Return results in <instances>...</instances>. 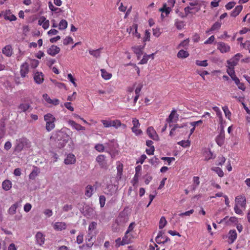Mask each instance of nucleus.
<instances>
[{
    "instance_id": "obj_1",
    "label": "nucleus",
    "mask_w": 250,
    "mask_h": 250,
    "mask_svg": "<svg viewBox=\"0 0 250 250\" xmlns=\"http://www.w3.org/2000/svg\"><path fill=\"white\" fill-rule=\"evenodd\" d=\"M44 120L46 122L45 128L47 131H50L55 128L56 118L50 113H47L44 116Z\"/></svg>"
},
{
    "instance_id": "obj_2",
    "label": "nucleus",
    "mask_w": 250,
    "mask_h": 250,
    "mask_svg": "<svg viewBox=\"0 0 250 250\" xmlns=\"http://www.w3.org/2000/svg\"><path fill=\"white\" fill-rule=\"evenodd\" d=\"M28 142V140L26 138H22L17 141V144L15 148L16 151H21L24 145H26Z\"/></svg>"
},
{
    "instance_id": "obj_3",
    "label": "nucleus",
    "mask_w": 250,
    "mask_h": 250,
    "mask_svg": "<svg viewBox=\"0 0 250 250\" xmlns=\"http://www.w3.org/2000/svg\"><path fill=\"white\" fill-rule=\"evenodd\" d=\"M132 123L133 126L131 128L132 131L136 135L141 134L142 133V131L141 129H138L140 125L139 120L136 119H134L132 121Z\"/></svg>"
},
{
    "instance_id": "obj_4",
    "label": "nucleus",
    "mask_w": 250,
    "mask_h": 250,
    "mask_svg": "<svg viewBox=\"0 0 250 250\" xmlns=\"http://www.w3.org/2000/svg\"><path fill=\"white\" fill-rule=\"evenodd\" d=\"M146 133L149 137L155 141H158L159 139V136L157 134L156 131L152 126H149L147 128Z\"/></svg>"
},
{
    "instance_id": "obj_5",
    "label": "nucleus",
    "mask_w": 250,
    "mask_h": 250,
    "mask_svg": "<svg viewBox=\"0 0 250 250\" xmlns=\"http://www.w3.org/2000/svg\"><path fill=\"white\" fill-rule=\"evenodd\" d=\"M242 57L240 53H237L234 57L227 61L228 64L231 67H234L237 65L240 59Z\"/></svg>"
},
{
    "instance_id": "obj_6",
    "label": "nucleus",
    "mask_w": 250,
    "mask_h": 250,
    "mask_svg": "<svg viewBox=\"0 0 250 250\" xmlns=\"http://www.w3.org/2000/svg\"><path fill=\"white\" fill-rule=\"evenodd\" d=\"M164 234V231H160L159 232L157 236H156V237L155 238V241L158 244H164L166 243V242H167V241L170 240L169 238L167 236H165V237L166 238L165 240L162 241V238H164V237H163Z\"/></svg>"
},
{
    "instance_id": "obj_7",
    "label": "nucleus",
    "mask_w": 250,
    "mask_h": 250,
    "mask_svg": "<svg viewBox=\"0 0 250 250\" xmlns=\"http://www.w3.org/2000/svg\"><path fill=\"white\" fill-rule=\"evenodd\" d=\"M225 140V131L223 127L222 128L219 134L216 138V143L219 146H222Z\"/></svg>"
},
{
    "instance_id": "obj_8",
    "label": "nucleus",
    "mask_w": 250,
    "mask_h": 250,
    "mask_svg": "<svg viewBox=\"0 0 250 250\" xmlns=\"http://www.w3.org/2000/svg\"><path fill=\"white\" fill-rule=\"evenodd\" d=\"M189 5L190 6H194L193 10L194 11V13L198 12L201 9L202 6L201 2L198 0H193L189 3Z\"/></svg>"
},
{
    "instance_id": "obj_9",
    "label": "nucleus",
    "mask_w": 250,
    "mask_h": 250,
    "mask_svg": "<svg viewBox=\"0 0 250 250\" xmlns=\"http://www.w3.org/2000/svg\"><path fill=\"white\" fill-rule=\"evenodd\" d=\"M217 48L222 53L228 52L230 50V46L223 42L218 43Z\"/></svg>"
},
{
    "instance_id": "obj_10",
    "label": "nucleus",
    "mask_w": 250,
    "mask_h": 250,
    "mask_svg": "<svg viewBox=\"0 0 250 250\" xmlns=\"http://www.w3.org/2000/svg\"><path fill=\"white\" fill-rule=\"evenodd\" d=\"M80 211L85 216H89L93 214L94 210L90 206L86 205L83 209H80Z\"/></svg>"
},
{
    "instance_id": "obj_11",
    "label": "nucleus",
    "mask_w": 250,
    "mask_h": 250,
    "mask_svg": "<svg viewBox=\"0 0 250 250\" xmlns=\"http://www.w3.org/2000/svg\"><path fill=\"white\" fill-rule=\"evenodd\" d=\"M235 205H238L242 208H245L246 204V199L243 196H238L235 198Z\"/></svg>"
},
{
    "instance_id": "obj_12",
    "label": "nucleus",
    "mask_w": 250,
    "mask_h": 250,
    "mask_svg": "<svg viewBox=\"0 0 250 250\" xmlns=\"http://www.w3.org/2000/svg\"><path fill=\"white\" fill-rule=\"evenodd\" d=\"M60 51V48L54 45H52L47 50L48 54L52 56H55L56 54H58Z\"/></svg>"
},
{
    "instance_id": "obj_13",
    "label": "nucleus",
    "mask_w": 250,
    "mask_h": 250,
    "mask_svg": "<svg viewBox=\"0 0 250 250\" xmlns=\"http://www.w3.org/2000/svg\"><path fill=\"white\" fill-rule=\"evenodd\" d=\"M43 98L47 103L54 105H58L60 103V101L58 99H51L47 94H44Z\"/></svg>"
},
{
    "instance_id": "obj_14",
    "label": "nucleus",
    "mask_w": 250,
    "mask_h": 250,
    "mask_svg": "<svg viewBox=\"0 0 250 250\" xmlns=\"http://www.w3.org/2000/svg\"><path fill=\"white\" fill-rule=\"evenodd\" d=\"M76 162V158L74 154L69 153L64 159V163L66 165L74 164Z\"/></svg>"
},
{
    "instance_id": "obj_15",
    "label": "nucleus",
    "mask_w": 250,
    "mask_h": 250,
    "mask_svg": "<svg viewBox=\"0 0 250 250\" xmlns=\"http://www.w3.org/2000/svg\"><path fill=\"white\" fill-rule=\"evenodd\" d=\"M29 72V65L27 62L22 64L21 66L20 73L22 77H25Z\"/></svg>"
},
{
    "instance_id": "obj_16",
    "label": "nucleus",
    "mask_w": 250,
    "mask_h": 250,
    "mask_svg": "<svg viewBox=\"0 0 250 250\" xmlns=\"http://www.w3.org/2000/svg\"><path fill=\"white\" fill-rule=\"evenodd\" d=\"M178 118V116L176 114V112L175 110H172L170 115L168 116V118L167 119V122L168 123H173L177 121Z\"/></svg>"
},
{
    "instance_id": "obj_17",
    "label": "nucleus",
    "mask_w": 250,
    "mask_h": 250,
    "mask_svg": "<svg viewBox=\"0 0 250 250\" xmlns=\"http://www.w3.org/2000/svg\"><path fill=\"white\" fill-rule=\"evenodd\" d=\"M36 242L40 246H42L44 243L45 238L43 234L41 232H38L36 234Z\"/></svg>"
},
{
    "instance_id": "obj_18",
    "label": "nucleus",
    "mask_w": 250,
    "mask_h": 250,
    "mask_svg": "<svg viewBox=\"0 0 250 250\" xmlns=\"http://www.w3.org/2000/svg\"><path fill=\"white\" fill-rule=\"evenodd\" d=\"M68 124L74 128L78 131L79 130H84L85 127L82 126L81 125L77 124L73 120H69Z\"/></svg>"
},
{
    "instance_id": "obj_19",
    "label": "nucleus",
    "mask_w": 250,
    "mask_h": 250,
    "mask_svg": "<svg viewBox=\"0 0 250 250\" xmlns=\"http://www.w3.org/2000/svg\"><path fill=\"white\" fill-rule=\"evenodd\" d=\"M237 237L236 231L234 229L230 230L229 233V243H233Z\"/></svg>"
},
{
    "instance_id": "obj_20",
    "label": "nucleus",
    "mask_w": 250,
    "mask_h": 250,
    "mask_svg": "<svg viewBox=\"0 0 250 250\" xmlns=\"http://www.w3.org/2000/svg\"><path fill=\"white\" fill-rule=\"evenodd\" d=\"M43 74L42 72H36L34 77V79L36 83L38 84L42 83L43 81Z\"/></svg>"
},
{
    "instance_id": "obj_21",
    "label": "nucleus",
    "mask_w": 250,
    "mask_h": 250,
    "mask_svg": "<svg viewBox=\"0 0 250 250\" xmlns=\"http://www.w3.org/2000/svg\"><path fill=\"white\" fill-rule=\"evenodd\" d=\"M3 54L7 57H10L12 54V48L10 45H6L2 50Z\"/></svg>"
},
{
    "instance_id": "obj_22",
    "label": "nucleus",
    "mask_w": 250,
    "mask_h": 250,
    "mask_svg": "<svg viewBox=\"0 0 250 250\" xmlns=\"http://www.w3.org/2000/svg\"><path fill=\"white\" fill-rule=\"evenodd\" d=\"M105 158V157L103 155H100L96 158V161L102 167H104L106 166Z\"/></svg>"
},
{
    "instance_id": "obj_23",
    "label": "nucleus",
    "mask_w": 250,
    "mask_h": 250,
    "mask_svg": "<svg viewBox=\"0 0 250 250\" xmlns=\"http://www.w3.org/2000/svg\"><path fill=\"white\" fill-rule=\"evenodd\" d=\"M5 124L4 120L2 119L0 120V139H1L5 133Z\"/></svg>"
},
{
    "instance_id": "obj_24",
    "label": "nucleus",
    "mask_w": 250,
    "mask_h": 250,
    "mask_svg": "<svg viewBox=\"0 0 250 250\" xmlns=\"http://www.w3.org/2000/svg\"><path fill=\"white\" fill-rule=\"evenodd\" d=\"M66 227V224L63 222H56L54 226V229L57 230L65 229Z\"/></svg>"
},
{
    "instance_id": "obj_25",
    "label": "nucleus",
    "mask_w": 250,
    "mask_h": 250,
    "mask_svg": "<svg viewBox=\"0 0 250 250\" xmlns=\"http://www.w3.org/2000/svg\"><path fill=\"white\" fill-rule=\"evenodd\" d=\"M30 107L29 104L22 103L18 106V111L19 112H26Z\"/></svg>"
},
{
    "instance_id": "obj_26",
    "label": "nucleus",
    "mask_w": 250,
    "mask_h": 250,
    "mask_svg": "<svg viewBox=\"0 0 250 250\" xmlns=\"http://www.w3.org/2000/svg\"><path fill=\"white\" fill-rule=\"evenodd\" d=\"M103 48H100L96 50L89 49L88 51L90 55H92L94 57L97 58L100 57L101 50Z\"/></svg>"
},
{
    "instance_id": "obj_27",
    "label": "nucleus",
    "mask_w": 250,
    "mask_h": 250,
    "mask_svg": "<svg viewBox=\"0 0 250 250\" xmlns=\"http://www.w3.org/2000/svg\"><path fill=\"white\" fill-rule=\"evenodd\" d=\"M40 169L37 167H34L32 171L29 174V178L32 180H34L38 175L40 173Z\"/></svg>"
},
{
    "instance_id": "obj_28",
    "label": "nucleus",
    "mask_w": 250,
    "mask_h": 250,
    "mask_svg": "<svg viewBox=\"0 0 250 250\" xmlns=\"http://www.w3.org/2000/svg\"><path fill=\"white\" fill-rule=\"evenodd\" d=\"M143 48L144 46L142 47L140 45L132 47L133 52L138 55V57L141 56L143 54Z\"/></svg>"
},
{
    "instance_id": "obj_29",
    "label": "nucleus",
    "mask_w": 250,
    "mask_h": 250,
    "mask_svg": "<svg viewBox=\"0 0 250 250\" xmlns=\"http://www.w3.org/2000/svg\"><path fill=\"white\" fill-rule=\"evenodd\" d=\"M143 87V84L142 83H140L138 85V86L136 87V88L135 90V93L136 94V96H135L134 98V103L135 104L136 102L137 101L139 97L140 96V92Z\"/></svg>"
},
{
    "instance_id": "obj_30",
    "label": "nucleus",
    "mask_w": 250,
    "mask_h": 250,
    "mask_svg": "<svg viewBox=\"0 0 250 250\" xmlns=\"http://www.w3.org/2000/svg\"><path fill=\"white\" fill-rule=\"evenodd\" d=\"M242 9L243 6L241 5L236 6L235 9L233 10V11H232L230 16L233 17H236L239 15V14L242 11Z\"/></svg>"
},
{
    "instance_id": "obj_31",
    "label": "nucleus",
    "mask_w": 250,
    "mask_h": 250,
    "mask_svg": "<svg viewBox=\"0 0 250 250\" xmlns=\"http://www.w3.org/2000/svg\"><path fill=\"white\" fill-rule=\"evenodd\" d=\"M94 188L91 185H88L85 188V195L86 197L89 198L93 194Z\"/></svg>"
},
{
    "instance_id": "obj_32",
    "label": "nucleus",
    "mask_w": 250,
    "mask_h": 250,
    "mask_svg": "<svg viewBox=\"0 0 250 250\" xmlns=\"http://www.w3.org/2000/svg\"><path fill=\"white\" fill-rule=\"evenodd\" d=\"M11 182L8 180H4L2 184L3 189L6 191L9 190L11 188Z\"/></svg>"
},
{
    "instance_id": "obj_33",
    "label": "nucleus",
    "mask_w": 250,
    "mask_h": 250,
    "mask_svg": "<svg viewBox=\"0 0 250 250\" xmlns=\"http://www.w3.org/2000/svg\"><path fill=\"white\" fill-rule=\"evenodd\" d=\"M4 19L7 20H9L10 21H16L17 18L16 16L14 15H10V10L6 11L5 14L4 15Z\"/></svg>"
},
{
    "instance_id": "obj_34",
    "label": "nucleus",
    "mask_w": 250,
    "mask_h": 250,
    "mask_svg": "<svg viewBox=\"0 0 250 250\" xmlns=\"http://www.w3.org/2000/svg\"><path fill=\"white\" fill-rule=\"evenodd\" d=\"M102 73V76L104 80H109L111 78L112 74L107 72L105 69H102L101 70Z\"/></svg>"
},
{
    "instance_id": "obj_35",
    "label": "nucleus",
    "mask_w": 250,
    "mask_h": 250,
    "mask_svg": "<svg viewBox=\"0 0 250 250\" xmlns=\"http://www.w3.org/2000/svg\"><path fill=\"white\" fill-rule=\"evenodd\" d=\"M188 56V53L184 50H180L177 54V57L179 58H186Z\"/></svg>"
},
{
    "instance_id": "obj_36",
    "label": "nucleus",
    "mask_w": 250,
    "mask_h": 250,
    "mask_svg": "<svg viewBox=\"0 0 250 250\" xmlns=\"http://www.w3.org/2000/svg\"><path fill=\"white\" fill-rule=\"evenodd\" d=\"M18 207V204L16 203L15 204L12 205L8 209V213L10 214L13 215L15 214L16 212V209Z\"/></svg>"
},
{
    "instance_id": "obj_37",
    "label": "nucleus",
    "mask_w": 250,
    "mask_h": 250,
    "mask_svg": "<svg viewBox=\"0 0 250 250\" xmlns=\"http://www.w3.org/2000/svg\"><path fill=\"white\" fill-rule=\"evenodd\" d=\"M211 169L215 171L220 177L224 176V172L221 168L219 167H212Z\"/></svg>"
},
{
    "instance_id": "obj_38",
    "label": "nucleus",
    "mask_w": 250,
    "mask_h": 250,
    "mask_svg": "<svg viewBox=\"0 0 250 250\" xmlns=\"http://www.w3.org/2000/svg\"><path fill=\"white\" fill-rule=\"evenodd\" d=\"M185 11V16H182V18L188 16L189 14H194V11L193 10V8H192L190 6H187L184 8Z\"/></svg>"
},
{
    "instance_id": "obj_39",
    "label": "nucleus",
    "mask_w": 250,
    "mask_h": 250,
    "mask_svg": "<svg viewBox=\"0 0 250 250\" xmlns=\"http://www.w3.org/2000/svg\"><path fill=\"white\" fill-rule=\"evenodd\" d=\"M137 27L138 25L137 24H133L132 26L127 29V31L129 33L132 32V34L134 35V33H137Z\"/></svg>"
},
{
    "instance_id": "obj_40",
    "label": "nucleus",
    "mask_w": 250,
    "mask_h": 250,
    "mask_svg": "<svg viewBox=\"0 0 250 250\" xmlns=\"http://www.w3.org/2000/svg\"><path fill=\"white\" fill-rule=\"evenodd\" d=\"M67 27V22L65 20H62L59 24V29L60 30H64Z\"/></svg>"
},
{
    "instance_id": "obj_41",
    "label": "nucleus",
    "mask_w": 250,
    "mask_h": 250,
    "mask_svg": "<svg viewBox=\"0 0 250 250\" xmlns=\"http://www.w3.org/2000/svg\"><path fill=\"white\" fill-rule=\"evenodd\" d=\"M174 24L176 28L179 30L182 29L185 26L184 21H179L178 20H176L175 21Z\"/></svg>"
},
{
    "instance_id": "obj_42",
    "label": "nucleus",
    "mask_w": 250,
    "mask_h": 250,
    "mask_svg": "<svg viewBox=\"0 0 250 250\" xmlns=\"http://www.w3.org/2000/svg\"><path fill=\"white\" fill-rule=\"evenodd\" d=\"M221 24L222 23L221 21H216L213 24L208 31H212L219 29L220 28Z\"/></svg>"
},
{
    "instance_id": "obj_43",
    "label": "nucleus",
    "mask_w": 250,
    "mask_h": 250,
    "mask_svg": "<svg viewBox=\"0 0 250 250\" xmlns=\"http://www.w3.org/2000/svg\"><path fill=\"white\" fill-rule=\"evenodd\" d=\"M92 236L90 235V233H89L87 237L86 238V240H88V241H86L85 245H83V247L86 246L88 248H91L93 245L94 244L93 242H90Z\"/></svg>"
},
{
    "instance_id": "obj_44",
    "label": "nucleus",
    "mask_w": 250,
    "mask_h": 250,
    "mask_svg": "<svg viewBox=\"0 0 250 250\" xmlns=\"http://www.w3.org/2000/svg\"><path fill=\"white\" fill-rule=\"evenodd\" d=\"M167 223V221L165 217L163 216L161 218L159 221V228L160 229L164 228Z\"/></svg>"
},
{
    "instance_id": "obj_45",
    "label": "nucleus",
    "mask_w": 250,
    "mask_h": 250,
    "mask_svg": "<svg viewBox=\"0 0 250 250\" xmlns=\"http://www.w3.org/2000/svg\"><path fill=\"white\" fill-rule=\"evenodd\" d=\"M160 11H161L162 13H165L166 16H167L169 14L171 11V8L170 7H167V4H164L163 7L160 9Z\"/></svg>"
},
{
    "instance_id": "obj_46",
    "label": "nucleus",
    "mask_w": 250,
    "mask_h": 250,
    "mask_svg": "<svg viewBox=\"0 0 250 250\" xmlns=\"http://www.w3.org/2000/svg\"><path fill=\"white\" fill-rule=\"evenodd\" d=\"M193 183L192 189L195 190L197 187L200 184L199 177L198 176H194L193 177Z\"/></svg>"
},
{
    "instance_id": "obj_47",
    "label": "nucleus",
    "mask_w": 250,
    "mask_h": 250,
    "mask_svg": "<svg viewBox=\"0 0 250 250\" xmlns=\"http://www.w3.org/2000/svg\"><path fill=\"white\" fill-rule=\"evenodd\" d=\"M177 144L184 147H187L190 146V142L188 140L187 141L183 140L178 142Z\"/></svg>"
},
{
    "instance_id": "obj_48",
    "label": "nucleus",
    "mask_w": 250,
    "mask_h": 250,
    "mask_svg": "<svg viewBox=\"0 0 250 250\" xmlns=\"http://www.w3.org/2000/svg\"><path fill=\"white\" fill-rule=\"evenodd\" d=\"M111 126H114L116 128H118L122 125L121 122L119 120H115L114 121H111Z\"/></svg>"
},
{
    "instance_id": "obj_49",
    "label": "nucleus",
    "mask_w": 250,
    "mask_h": 250,
    "mask_svg": "<svg viewBox=\"0 0 250 250\" xmlns=\"http://www.w3.org/2000/svg\"><path fill=\"white\" fill-rule=\"evenodd\" d=\"M222 108L224 112L226 117L228 118L229 119H230V117L231 116V113L229 111L228 106H225L223 107Z\"/></svg>"
},
{
    "instance_id": "obj_50",
    "label": "nucleus",
    "mask_w": 250,
    "mask_h": 250,
    "mask_svg": "<svg viewBox=\"0 0 250 250\" xmlns=\"http://www.w3.org/2000/svg\"><path fill=\"white\" fill-rule=\"evenodd\" d=\"M196 64L201 66H207L208 65L207 60L199 61L197 60L196 61Z\"/></svg>"
},
{
    "instance_id": "obj_51",
    "label": "nucleus",
    "mask_w": 250,
    "mask_h": 250,
    "mask_svg": "<svg viewBox=\"0 0 250 250\" xmlns=\"http://www.w3.org/2000/svg\"><path fill=\"white\" fill-rule=\"evenodd\" d=\"M95 148L98 151L102 152V151H103L104 150V146H103V144H97L95 146Z\"/></svg>"
},
{
    "instance_id": "obj_52",
    "label": "nucleus",
    "mask_w": 250,
    "mask_h": 250,
    "mask_svg": "<svg viewBox=\"0 0 250 250\" xmlns=\"http://www.w3.org/2000/svg\"><path fill=\"white\" fill-rule=\"evenodd\" d=\"M100 204L101 207H104L105 203V197L104 195H101L99 198Z\"/></svg>"
},
{
    "instance_id": "obj_53",
    "label": "nucleus",
    "mask_w": 250,
    "mask_h": 250,
    "mask_svg": "<svg viewBox=\"0 0 250 250\" xmlns=\"http://www.w3.org/2000/svg\"><path fill=\"white\" fill-rule=\"evenodd\" d=\"M73 208V206L72 205L66 204L62 207V210L63 211L67 212Z\"/></svg>"
},
{
    "instance_id": "obj_54",
    "label": "nucleus",
    "mask_w": 250,
    "mask_h": 250,
    "mask_svg": "<svg viewBox=\"0 0 250 250\" xmlns=\"http://www.w3.org/2000/svg\"><path fill=\"white\" fill-rule=\"evenodd\" d=\"M48 6H49L50 10L52 11H56V12H58L57 11V10H59V11H61V9L60 8L54 7L53 4L50 1L48 3Z\"/></svg>"
},
{
    "instance_id": "obj_55",
    "label": "nucleus",
    "mask_w": 250,
    "mask_h": 250,
    "mask_svg": "<svg viewBox=\"0 0 250 250\" xmlns=\"http://www.w3.org/2000/svg\"><path fill=\"white\" fill-rule=\"evenodd\" d=\"M150 163L152 165H154L155 166H156L159 164V161L158 158H156L155 156L154 158H153L150 160Z\"/></svg>"
},
{
    "instance_id": "obj_56",
    "label": "nucleus",
    "mask_w": 250,
    "mask_h": 250,
    "mask_svg": "<svg viewBox=\"0 0 250 250\" xmlns=\"http://www.w3.org/2000/svg\"><path fill=\"white\" fill-rule=\"evenodd\" d=\"M96 226H97L96 222H91L89 225L88 231H90L93 230L94 229H96Z\"/></svg>"
},
{
    "instance_id": "obj_57",
    "label": "nucleus",
    "mask_w": 250,
    "mask_h": 250,
    "mask_svg": "<svg viewBox=\"0 0 250 250\" xmlns=\"http://www.w3.org/2000/svg\"><path fill=\"white\" fill-rule=\"evenodd\" d=\"M73 42V39L70 37H67L63 41V44L67 45Z\"/></svg>"
},
{
    "instance_id": "obj_58",
    "label": "nucleus",
    "mask_w": 250,
    "mask_h": 250,
    "mask_svg": "<svg viewBox=\"0 0 250 250\" xmlns=\"http://www.w3.org/2000/svg\"><path fill=\"white\" fill-rule=\"evenodd\" d=\"M101 122L105 127H109L111 126V121L102 120Z\"/></svg>"
},
{
    "instance_id": "obj_59",
    "label": "nucleus",
    "mask_w": 250,
    "mask_h": 250,
    "mask_svg": "<svg viewBox=\"0 0 250 250\" xmlns=\"http://www.w3.org/2000/svg\"><path fill=\"white\" fill-rule=\"evenodd\" d=\"M227 73L230 76H231V75H233L234 74H235L234 67H231L229 65V68L227 69Z\"/></svg>"
},
{
    "instance_id": "obj_60",
    "label": "nucleus",
    "mask_w": 250,
    "mask_h": 250,
    "mask_svg": "<svg viewBox=\"0 0 250 250\" xmlns=\"http://www.w3.org/2000/svg\"><path fill=\"white\" fill-rule=\"evenodd\" d=\"M67 137V135L66 133L63 132H62V131H59L58 132V133L57 134V139L58 140H62V137H63V138H64V137Z\"/></svg>"
},
{
    "instance_id": "obj_61",
    "label": "nucleus",
    "mask_w": 250,
    "mask_h": 250,
    "mask_svg": "<svg viewBox=\"0 0 250 250\" xmlns=\"http://www.w3.org/2000/svg\"><path fill=\"white\" fill-rule=\"evenodd\" d=\"M212 109L216 113V115L218 117L220 118L222 116V113L219 107L217 106H214Z\"/></svg>"
},
{
    "instance_id": "obj_62",
    "label": "nucleus",
    "mask_w": 250,
    "mask_h": 250,
    "mask_svg": "<svg viewBox=\"0 0 250 250\" xmlns=\"http://www.w3.org/2000/svg\"><path fill=\"white\" fill-rule=\"evenodd\" d=\"M68 79L73 84L74 86H77V83H75V79L73 78L71 74L68 75Z\"/></svg>"
},
{
    "instance_id": "obj_63",
    "label": "nucleus",
    "mask_w": 250,
    "mask_h": 250,
    "mask_svg": "<svg viewBox=\"0 0 250 250\" xmlns=\"http://www.w3.org/2000/svg\"><path fill=\"white\" fill-rule=\"evenodd\" d=\"M64 105L65 107L68 110H70L71 111H74V107L71 105V103L66 102L64 104Z\"/></svg>"
},
{
    "instance_id": "obj_64",
    "label": "nucleus",
    "mask_w": 250,
    "mask_h": 250,
    "mask_svg": "<svg viewBox=\"0 0 250 250\" xmlns=\"http://www.w3.org/2000/svg\"><path fill=\"white\" fill-rule=\"evenodd\" d=\"M235 4V2H229L226 5V8L228 10H230L232 8Z\"/></svg>"
}]
</instances>
